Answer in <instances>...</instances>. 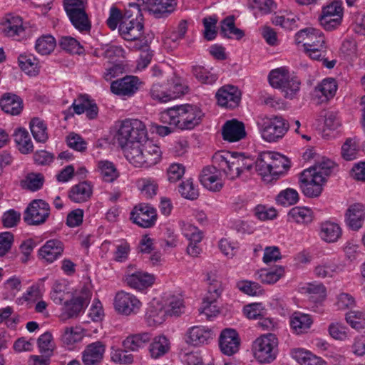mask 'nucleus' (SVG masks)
I'll return each mask as SVG.
<instances>
[{"mask_svg": "<svg viewBox=\"0 0 365 365\" xmlns=\"http://www.w3.org/2000/svg\"><path fill=\"white\" fill-rule=\"evenodd\" d=\"M50 297L55 304H63L61 316L66 319L76 318L84 312L91 299L92 292L87 287L71 292L66 284L56 282L52 287Z\"/></svg>", "mask_w": 365, "mask_h": 365, "instance_id": "nucleus-1", "label": "nucleus"}, {"mask_svg": "<svg viewBox=\"0 0 365 365\" xmlns=\"http://www.w3.org/2000/svg\"><path fill=\"white\" fill-rule=\"evenodd\" d=\"M212 163L222 171L230 180L248 178L253 170L254 162L238 153L218 152L212 157Z\"/></svg>", "mask_w": 365, "mask_h": 365, "instance_id": "nucleus-2", "label": "nucleus"}, {"mask_svg": "<svg viewBox=\"0 0 365 365\" xmlns=\"http://www.w3.org/2000/svg\"><path fill=\"white\" fill-rule=\"evenodd\" d=\"M203 115L199 107L185 104L170 108L162 112L160 120L163 123L182 130H192L201 123Z\"/></svg>", "mask_w": 365, "mask_h": 365, "instance_id": "nucleus-3", "label": "nucleus"}, {"mask_svg": "<svg viewBox=\"0 0 365 365\" xmlns=\"http://www.w3.org/2000/svg\"><path fill=\"white\" fill-rule=\"evenodd\" d=\"M147 135L144 123L138 119H125L120 123L115 135L118 144L122 148L125 157L126 151L135 147Z\"/></svg>", "mask_w": 365, "mask_h": 365, "instance_id": "nucleus-4", "label": "nucleus"}, {"mask_svg": "<svg viewBox=\"0 0 365 365\" xmlns=\"http://www.w3.org/2000/svg\"><path fill=\"white\" fill-rule=\"evenodd\" d=\"M162 152L158 145L146 138L135 147L126 151L125 158L137 168H149L161 159Z\"/></svg>", "mask_w": 365, "mask_h": 365, "instance_id": "nucleus-5", "label": "nucleus"}, {"mask_svg": "<svg viewBox=\"0 0 365 365\" xmlns=\"http://www.w3.org/2000/svg\"><path fill=\"white\" fill-rule=\"evenodd\" d=\"M1 33L16 41L31 38L38 30L37 26L30 22H24L21 16L7 14L0 23Z\"/></svg>", "mask_w": 365, "mask_h": 365, "instance_id": "nucleus-6", "label": "nucleus"}, {"mask_svg": "<svg viewBox=\"0 0 365 365\" xmlns=\"http://www.w3.org/2000/svg\"><path fill=\"white\" fill-rule=\"evenodd\" d=\"M87 0H63L64 9L73 26L81 32H88L91 23L86 12Z\"/></svg>", "mask_w": 365, "mask_h": 365, "instance_id": "nucleus-7", "label": "nucleus"}, {"mask_svg": "<svg viewBox=\"0 0 365 365\" xmlns=\"http://www.w3.org/2000/svg\"><path fill=\"white\" fill-rule=\"evenodd\" d=\"M278 339L273 334L258 337L253 343L252 351L255 358L262 364L273 361L277 354Z\"/></svg>", "mask_w": 365, "mask_h": 365, "instance_id": "nucleus-8", "label": "nucleus"}, {"mask_svg": "<svg viewBox=\"0 0 365 365\" xmlns=\"http://www.w3.org/2000/svg\"><path fill=\"white\" fill-rule=\"evenodd\" d=\"M262 137L267 142H275L281 139L287 132L289 124L282 117L275 115L258 123Z\"/></svg>", "mask_w": 365, "mask_h": 365, "instance_id": "nucleus-9", "label": "nucleus"}, {"mask_svg": "<svg viewBox=\"0 0 365 365\" xmlns=\"http://www.w3.org/2000/svg\"><path fill=\"white\" fill-rule=\"evenodd\" d=\"M50 215V206L46 201L32 200L24 214V220L29 225H40L46 222Z\"/></svg>", "mask_w": 365, "mask_h": 365, "instance_id": "nucleus-10", "label": "nucleus"}, {"mask_svg": "<svg viewBox=\"0 0 365 365\" xmlns=\"http://www.w3.org/2000/svg\"><path fill=\"white\" fill-rule=\"evenodd\" d=\"M342 17L341 1H334L323 8L322 14L319 17V21L325 30L332 31L341 24Z\"/></svg>", "mask_w": 365, "mask_h": 365, "instance_id": "nucleus-11", "label": "nucleus"}, {"mask_svg": "<svg viewBox=\"0 0 365 365\" xmlns=\"http://www.w3.org/2000/svg\"><path fill=\"white\" fill-rule=\"evenodd\" d=\"M142 307V302L134 294L125 291H119L114 298L115 310L125 316L136 314Z\"/></svg>", "mask_w": 365, "mask_h": 365, "instance_id": "nucleus-12", "label": "nucleus"}, {"mask_svg": "<svg viewBox=\"0 0 365 365\" xmlns=\"http://www.w3.org/2000/svg\"><path fill=\"white\" fill-rule=\"evenodd\" d=\"M295 42L302 45L303 51L311 48H325L323 34L314 28H306L298 31L295 35Z\"/></svg>", "mask_w": 365, "mask_h": 365, "instance_id": "nucleus-13", "label": "nucleus"}, {"mask_svg": "<svg viewBox=\"0 0 365 365\" xmlns=\"http://www.w3.org/2000/svg\"><path fill=\"white\" fill-rule=\"evenodd\" d=\"M214 336L215 334L212 329L205 326L196 325L187 329L184 340L188 345L200 346L208 344Z\"/></svg>", "mask_w": 365, "mask_h": 365, "instance_id": "nucleus-14", "label": "nucleus"}, {"mask_svg": "<svg viewBox=\"0 0 365 365\" xmlns=\"http://www.w3.org/2000/svg\"><path fill=\"white\" fill-rule=\"evenodd\" d=\"M140 84L141 82L137 76H125L113 81L110 84V91L117 96L130 98L138 91Z\"/></svg>", "mask_w": 365, "mask_h": 365, "instance_id": "nucleus-15", "label": "nucleus"}, {"mask_svg": "<svg viewBox=\"0 0 365 365\" xmlns=\"http://www.w3.org/2000/svg\"><path fill=\"white\" fill-rule=\"evenodd\" d=\"M312 171H303L301 174L300 182L303 193L309 197H316L320 195L323 185L326 180L321 175H314Z\"/></svg>", "mask_w": 365, "mask_h": 365, "instance_id": "nucleus-16", "label": "nucleus"}, {"mask_svg": "<svg viewBox=\"0 0 365 365\" xmlns=\"http://www.w3.org/2000/svg\"><path fill=\"white\" fill-rule=\"evenodd\" d=\"M130 215V219L135 224L145 228L152 227L157 216L155 210L147 204L136 205Z\"/></svg>", "mask_w": 365, "mask_h": 365, "instance_id": "nucleus-17", "label": "nucleus"}, {"mask_svg": "<svg viewBox=\"0 0 365 365\" xmlns=\"http://www.w3.org/2000/svg\"><path fill=\"white\" fill-rule=\"evenodd\" d=\"M143 24L138 19L123 16L119 25V33L126 41H135L143 34Z\"/></svg>", "mask_w": 365, "mask_h": 365, "instance_id": "nucleus-18", "label": "nucleus"}, {"mask_svg": "<svg viewBox=\"0 0 365 365\" xmlns=\"http://www.w3.org/2000/svg\"><path fill=\"white\" fill-rule=\"evenodd\" d=\"M200 181L206 189L212 192L220 191L223 186L220 170L215 164L202 169L200 175Z\"/></svg>", "mask_w": 365, "mask_h": 365, "instance_id": "nucleus-19", "label": "nucleus"}, {"mask_svg": "<svg viewBox=\"0 0 365 365\" xmlns=\"http://www.w3.org/2000/svg\"><path fill=\"white\" fill-rule=\"evenodd\" d=\"M215 97L219 106L227 108H235L239 106L241 93L237 87L227 85L217 91Z\"/></svg>", "mask_w": 365, "mask_h": 365, "instance_id": "nucleus-20", "label": "nucleus"}, {"mask_svg": "<svg viewBox=\"0 0 365 365\" xmlns=\"http://www.w3.org/2000/svg\"><path fill=\"white\" fill-rule=\"evenodd\" d=\"M176 6V0H147L145 10L155 18H165L175 11Z\"/></svg>", "mask_w": 365, "mask_h": 365, "instance_id": "nucleus-21", "label": "nucleus"}, {"mask_svg": "<svg viewBox=\"0 0 365 365\" xmlns=\"http://www.w3.org/2000/svg\"><path fill=\"white\" fill-rule=\"evenodd\" d=\"M240 344L239 335L235 329L227 328L222 331L219 345L224 354L231 356L238 351Z\"/></svg>", "mask_w": 365, "mask_h": 365, "instance_id": "nucleus-22", "label": "nucleus"}, {"mask_svg": "<svg viewBox=\"0 0 365 365\" xmlns=\"http://www.w3.org/2000/svg\"><path fill=\"white\" fill-rule=\"evenodd\" d=\"M155 276L148 272L138 270L125 274L124 280L130 288L142 291L151 287L155 282Z\"/></svg>", "mask_w": 365, "mask_h": 365, "instance_id": "nucleus-23", "label": "nucleus"}, {"mask_svg": "<svg viewBox=\"0 0 365 365\" xmlns=\"http://www.w3.org/2000/svg\"><path fill=\"white\" fill-rule=\"evenodd\" d=\"M222 135L225 140L239 141L246 136L245 125L236 119L227 120L222 126Z\"/></svg>", "mask_w": 365, "mask_h": 365, "instance_id": "nucleus-24", "label": "nucleus"}, {"mask_svg": "<svg viewBox=\"0 0 365 365\" xmlns=\"http://www.w3.org/2000/svg\"><path fill=\"white\" fill-rule=\"evenodd\" d=\"M106 346L101 341H96L88 344L82 353L84 365H98L103 358Z\"/></svg>", "mask_w": 365, "mask_h": 365, "instance_id": "nucleus-25", "label": "nucleus"}, {"mask_svg": "<svg viewBox=\"0 0 365 365\" xmlns=\"http://www.w3.org/2000/svg\"><path fill=\"white\" fill-rule=\"evenodd\" d=\"M365 220L364 207L360 203H355L349 207L345 213V222L352 230H359Z\"/></svg>", "mask_w": 365, "mask_h": 365, "instance_id": "nucleus-26", "label": "nucleus"}, {"mask_svg": "<svg viewBox=\"0 0 365 365\" xmlns=\"http://www.w3.org/2000/svg\"><path fill=\"white\" fill-rule=\"evenodd\" d=\"M63 244L58 240H50L38 251L39 256L51 263L58 259L63 252Z\"/></svg>", "mask_w": 365, "mask_h": 365, "instance_id": "nucleus-27", "label": "nucleus"}, {"mask_svg": "<svg viewBox=\"0 0 365 365\" xmlns=\"http://www.w3.org/2000/svg\"><path fill=\"white\" fill-rule=\"evenodd\" d=\"M269 154L270 165H272V178H279L284 175L290 168L289 160L284 155L274 152H267Z\"/></svg>", "mask_w": 365, "mask_h": 365, "instance_id": "nucleus-28", "label": "nucleus"}, {"mask_svg": "<svg viewBox=\"0 0 365 365\" xmlns=\"http://www.w3.org/2000/svg\"><path fill=\"white\" fill-rule=\"evenodd\" d=\"M312 323L313 320L311 316L307 314L295 312L290 317V327L297 334L307 332Z\"/></svg>", "mask_w": 365, "mask_h": 365, "instance_id": "nucleus-29", "label": "nucleus"}, {"mask_svg": "<svg viewBox=\"0 0 365 365\" xmlns=\"http://www.w3.org/2000/svg\"><path fill=\"white\" fill-rule=\"evenodd\" d=\"M93 193V186L87 181L81 182L73 186L68 193L71 201L81 203L87 201Z\"/></svg>", "mask_w": 365, "mask_h": 365, "instance_id": "nucleus-30", "label": "nucleus"}, {"mask_svg": "<svg viewBox=\"0 0 365 365\" xmlns=\"http://www.w3.org/2000/svg\"><path fill=\"white\" fill-rule=\"evenodd\" d=\"M341 271L340 266L334 259H324L314 269L316 277L332 278Z\"/></svg>", "mask_w": 365, "mask_h": 365, "instance_id": "nucleus-31", "label": "nucleus"}, {"mask_svg": "<svg viewBox=\"0 0 365 365\" xmlns=\"http://www.w3.org/2000/svg\"><path fill=\"white\" fill-rule=\"evenodd\" d=\"M151 339L152 334L150 332L131 334L127 336L123 341V346L127 350L138 351L139 349L145 347Z\"/></svg>", "mask_w": 365, "mask_h": 365, "instance_id": "nucleus-32", "label": "nucleus"}, {"mask_svg": "<svg viewBox=\"0 0 365 365\" xmlns=\"http://www.w3.org/2000/svg\"><path fill=\"white\" fill-rule=\"evenodd\" d=\"M0 106L5 113L16 115L21 112L23 101L20 97L15 94L6 93L0 101Z\"/></svg>", "mask_w": 365, "mask_h": 365, "instance_id": "nucleus-33", "label": "nucleus"}, {"mask_svg": "<svg viewBox=\"0 0 365 365\" xmlns=\"http://www.w3.org/2000/svg\"><path fill=\"white\" fill-rule=\"evenodd\" d=\"M319 235L324 241L334 243L341 238L342 230L337 223L326 221L321 224Z\"/></svg>", "mask_w": 365, "mask_h": 365, "instance_id": "nucleus-34", "label": "nucleus"}, {"mask_svg": "<svg viewBox=\"0 0 365 365\" xmlns=\"http://www.w3.org/2000/svg\"><path fill=\"white\" fill-rule=\"evenodd\" d=\"M165 315L166 310L160 303H150L145 314V319L149 326H157L165 321Z\"/></svg>", "mask_w": 365, "mask_h": 365, "instance_id": "nucleus-35", "label": "nucleus"}, {"mask_svg": "<svg viewBox=\"0 0 365 365\" xmlns=\"http://www.w3.org/2000/svg\"><path fill=\"white\" fill-rule=\"evenodd\" d=\"M269 154L267 152L261 153L255 164V171L267 182H271L272 178V165L269 161Z\"/></svg>", "mask_w": 365, "mask_h": 365, "instance_id": "nucleus-36", "label": "nucleus"}, {"mask_svg": "<svg viewBox=\"0 0 365 365\" xmlns=\"http://www.w3.org/2000/svg\"><path fill=\"white\" fill-rule=\"evenodd\" d=\"M14 138L21 153L25 155L33 152L34 145L29 132L25 128H20L16 130Z\"/></svg>", "mask_w": 365, "mask_h": 365, "instance_id": "nucleus-37", "label": "nucleus"}, {"mask_svg": "<svg viewBox=\"0 0 365 365\" xmlns=\"http://www.w3.org/2000/svg\"><path fill=\"white\" fill-rule=\"evenodd\" d=\"M170 349L169 340L165 336H155L149 346V352L153 359H159L166 354Z\"/></svg>", "mask_w": 365, "mask_h": 365, "instance_id": "nucleus-38", "label": "nucleus"}, {"mask_svg": "<svg viewBox=\"0 0 365 365\" xmlns=\"http://www.w3.org/2000/svg\"><path fill=\"white\" fill-rule=\"evenodd\" d=\"M337 90V84L334 78H325L314 89L316 96L322 101H328L333 98Z\"/></svg>", "mask_w": 365, "mask_h": 365, "instance_id": "nucleus-39", "label": "nucleus"}, {"mask_svg": "<svg viewBox=\"0 0 365 365\" xmlns=\"http://www.w3.org/2000/svg\"><path fill=\"white\" fill-rule=\"evenodd\" d=\"M284 274V267L278 266L270 269H262L255 273V277L263 284H274Z\"/></svg>", "mask_w": 365, "mask_h": 365, "instance_id": "nucleus-40", "label": "nucleus"}, {"mask_svg": "<svg viewBox=\"0 0 365 365\" xmlns=\"http://www.w3.org/2000/svg\"><path fill=\"white\" fill-rule=\"evenodd\" d=\"M20 68L30 76H36L39 72V61L38 58L31 53L21 54L19 58Z\"/></svg>", "mask_w": 365, "mask_h": 365, "instance_id": "nucleus-41", "label": "nucleus"}, {"mask_svg": "<svg viewBox=\"0 0 365 365\" xmlns=\"http://www.w3.org/2000/svg\"><path fill=\"white\" fill-rule=\"evenodd\" d=\"M97 170L105 182H112L119 176V173L115 165L107 160H99L97 163Z\"/></svg>", "mask_w": 365, "mask_h": 365, "instance_id": "nucleus-42", "label": "nucleus"}, {"mask_svg": "<svg viewBox=\"0 0 365 365\" xmlns=\"http://www.w3.org/2000/svg\"><path fill=\"white\" fill-rule=\"evenodd\" d=\"M290 76L289 71L285 68H277L269 72L268 81L272 88L280 90L282 88H284V85L287 82Z\"/></svg>", "mask_w": 365, "mask_h": 365, "instance_id": "nucleus-43", "label": "nucleus"}, {"mask_svg": "<svg viewBox=\"0 0 365 365\" xmlns=\"http://www.w3.org/2000/svg\"><path fill=\"white\" fill-rule=\"evenodd\" d=\"M56 46L55 38L51 34H43L38 37L35 43V50L41 55H49Z\"/></svg>", "mask_w": 365, "mask_h": 365, "instance_id": "nucleus-44", "label": "nucleus"}, {"mask_svg": "<svg viewBox=\"0 0 365 365\" xmlns=\"http://www.w3.org/2000/svg\"><path fill=\"white\" fill-rule=\"evenodd\" d=\"M288 216L290 220L298 224H307L313 220V212L308 207H295L290 210Z\"/></svg>", "mask_w": 365, "mask_h": 365, "instance_id": "nucleus-45", "label": "nucleus"}, {"mask_svg": "<svg viewBox=\"0 0 365 365\" xmlns=\"http://www.w3.org/2000/svg\"><path fill=\"white\" fill-rule=\"evenodd\" d=\"M221 33L224 36L232 38L235 36L236 39L240 40L245 36V32L237 28L235 24L234 16H227L221 22Z\"/></svg>", "mask_w": 365, "mask_h": 365, "instance_id": "nucleus-46", "label": "nucleus"}, {"mask_svg": "<svg viewBox=\"0 0 365 365\" xmlns=\"http://www.w3.org/2000/svg\"><path fill=\"white\" fill-rule=\"evenodd\" d=\"M30 130L36 141L45 143L48 138L47 127L43 120L38 118H33L30 122Z\"/></svg>", "mask_w": 365, "mask_h": 365, "instance_id": "nucleus-47", "label": "nucleus"}, {"mask_svg": "<svg viewBox=\"0 0 365 365\" xmlns=\"http://www.w3.org/2000/svg\"><path fill=\"white\" fill-rule=\"evenodd\" d=\"M180 225L182 235L195 244L200 243L202 240V232L195 226L185 222H180Z\"/></svg>", "mask_w": 365, "mask_h": 365, "instance_id": "nucleus-48", "label": "nucleus"}, {"mask_svg": "<svg viewBox=\"0 0 365 365\" xmlns=\"http://www.w3.org/2000/svg\"><path fill=\"white\" fill-rule=\"evenodd\" d=\"M165 86H166L170 101L185 94L187 88L182 83L181 80L178 78H171Z\"/></svg>", "mask_w": 365, "mask_h": 365, "instance_id": "nucleus-49", "label": "nucleus"}, {"mask_svg": "<svg viewBox=\"0 0 365 365\" xmlns=\"http://www.w3.org/2000/svg\"><path fill=\"white\" fill-rule=\"evenodd\" d=\"M334 163L329 159H322V161L317 163L314 166L304 170V171H312L311 173L314 175H321L326 180L327 176L331 173Z\"/></svg>", "mask_w": 365, "mask_h": 365, "instance_id": "nucleus-50", "label": "nucleus"}, {"mask_svg": "<svg viewBox=\"0 0 365 365\" xmlns=\"http://www.w3.org/2000/svg\"><path fill=\"white\" fill-rule=\"evenodd\" d=\"M278 204L283 206H290L296 204L299 200V194L292 188L282 190L276 197Z\"/></svg>", "mask_w": 365, "mask_h": 365, "instance_id": "nucleus-51", "label": "nucleus"}, {"mask_svg": "<svg viewBox=\"0 0 365 365\" xmlns=\"http://www.w3.org/2000/svg\"><path fill=\"white\" fill-rule=\"evenodd\" d=\"M346 322L356 330L365 328V314L361 311H350L346 314Z\"/></svg>", "mask_w": 365, "mask_h": 365, "instance_id": "nucleus-52", "label": "nucleus"}, {"mask_svg": "<svg viewBox=\"0 0 365 365\" xmlns=\"http://www.w3.org/2000/svg\"><path fill=\"white\" fill-rule=\"evenodd\" d=\"M324 48H311L304 51L311 58L317 61H322L324 66H325L328 68H332L334 67L336 61H328L327 58H325L326 51L324 50Z\"/></svg>", "mask_w": 365, "mask_h": 365, "instance_id": "nucleus-53", "label": "nucleus"}, {"mask_svg": "<svg viewBox=\"0 0 365 365\" xmlns=\"http://www.w3.org/2000/svg\"><path fill=\"white\" fill-rule=\"evenodd\" d=\"M181 195L188 200H194L199 196L198 189L194 185L191 178L183 181L179 186Z\"/></svg>", "mask_w": 365, "mask_h": 365, "instance_id": "nucleus-54", "label": "nucleus"}, {"mask_svg": "<svg viewBox=\"0 0 365 365\" xmlns=\"http://www.w3.org/2000/svg\"><path fill=\"white\" fill-rule=\"evenodd\" d=\"M192 73L195 77L204 84L212 85L215 83L217 79V76L215 74L211 73L200 66H193Z\"/></svg>", "mask_w": 365, "mask_h": 365, "instance_id": "nucleus-55", "label": "nucleus"}, {"mask_svg": "<svg viewBox=\"0 0 365 365\" xmlns=\"http://www.w3.org/2000/svg\"><path fill=\"white\" fill-rule=\"evenodd\" d=\"M59 45L62 49L70 53L80 54L83 51L80 43L71 36H62L59 41Z\"/></svg>", "mask_w": 365, "mask_h": 365, "instance_id": "nucleus-56", "label": "nucleus"}, {"mask_svg": "<svg viewBox=\"0 0 365 365\" xmlns=\"http://www.w3.org/2000/svg\"><path fill=\"white\" fill-rule=\"evenodd\" d=\"M300 84V81L297 78L290 76L287 82L284 85V88H282L280 90L284 93V96L286 98L292 99L299 91Z\"/></svg>", "mask_w": 365, "mask_h": 365, "instance_id": "nucleus-57", "label": "nucleus"}, {"mask_svg": "<svg viewBox=\"0 0 365 365\" xmlns=\"http://www.w3.org/2000/svg\"><path fill=\"white\" fill-rule=\"evenodd\" d=\"M38 346L41 353L50 356L54 349L51 334L47 331L41 334L38 339Z\"/></svg>", "mask_w": 365, "mask_h": 365, "instance_id": "nucleus-58", "label": "nucleus"}, {"mask_svg": "<svg viewBox=\"0 0 365 365\" xmlns=\"http://www.w3.org/2000/svg\"><path fill=\"white\" fill-rule=\"evenodd\" d=\"M237 286L240 290L248 295L257 296L263 293L261 286L255 282L248 280L240 281L237 282Z\"/></svg>", "mask_w": 365, "mask_h": 365, "instance_id": "nucleus-59", "label": "nucleus"}, {"mask_svg": "<svg viewBox=\"0 0 365 365\" xmlns=\"http://www.w3.org/2000/svg\"><path fill=\"white\" fill-rule=\"evenodd\" d=\"M217 18L216 16H210L202 19L203 26L205 27L204 37L207 41L213 40L217 34L216 24Z\"/></svg>", "mask_w": 365, "mask_h": 365, "instance_id": "nucleus-60", "label": "nucleus"}, {"mask_svg": "<svg viewBox=\"0 0 365 365\" xmlns=\"http://www.w3.org/2000/svg\"><path fill=\"white\" fill-rule=\"evenodd\" d=\"M216 302H212L207 299H203L202 307L199 309V312L200 314L205 315L207 320H211L212 317H216L220 312Z\"/></svg>", "mask_w": 365, "mask_h": 365, "instance_id": "nucleus-61", "label": "nucleus"}, {"mask_svg": "<svg viewBox=\"0 0 365 365\" xmlns=\"http://www.w3.org/2000/svg\"><path fill=\"white\" fill-rule=\"evenodd\" d=\"M328 331L330 336L337 340H345L348 337L347 328L341 322L331 323Z\"/></svg>", "mask_w": 365, "mask_h": 365, "instance_id": "nucleus-62", "label": "nucleus"}, {"mask_svg": "<svg viewBox=\"0 0 365 365\" xmlns=\"http://www.w3.org/2000/svg\"><path fill=\"white\" fill-rule=\"evenodd\" d=\"M21 219V213L14 209L6 211L1 218L3 226L6 228L16 227Z\"/></svg>", "mask_w": 365, "mask_h": 365, "instance_id": "nucleus-63", "label": "nucleus"}, {"mask_svg": "<svg viewBox=\"0 0 365 365\" xmlns=\"http://www.w3.org/2000/svg\"><path fill=\"white\" fill-rule=\"evenodd\" d=\"M357 145L354 139L349 138L341 147L342 157L346 160H352L356 158Z\"/></svg>", "mask_w": 365, "mask_h": 365, "instance_id": "nucleus-64", "label": "nucleus"}]
</instances>
